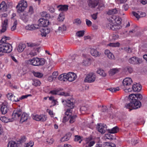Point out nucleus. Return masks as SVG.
Returning <instances> with one entry per match:
<instances>
[{
  "instance_id": "obj_1",
  "label": "nucleus",
  "mask_w": 147,
  "mask_h": 147,
  "mask_svg": "<svg viewBox=\"0 0 147 147\" xmlns=\"http://www.w3.org/2000/svg\"><path fill=\"white\" fill-rule=\"evenodd\" d=\"M109 21L110 22L114 24V25H112L110 24V29L113 30H117L118 29L117 27L118 26L116 25L120 24L121 22V19L115 16H111Z\"/></svg>"
},
{
  "instance_id": "obj_2",
  "label": "nucleus",
  "mask_w": 147,
  "mask_h": 147,
  "mask_svg": "<svg viewBox=\"0 0 147 147\" xmlns=\"http://www.w3.org/2000/svg\"><path fill=\"white\" fill-rule=\"evenodd\" d=\"M12 50V47L10 44L8 43L1 44L0 45V56L3 55V53H10Z\"/></svg>"
},
{
  "instance_id": "obj_3",
  "label": "nucleus",
  "mask_w": 147,
  "mask_h": 147,
  "mask_svg": "<svg viewBox=\"0 0 147 147\" xmlns=\"http://www.w3.org/2000/svg\"><path fill=\"white\" fill-rule=\"evenodd\" d=\"M29 61L31 64L35 66L43 65L46 61L43 58H39L37 57L34 58L32 59L29 60Z\"/></svg>"
},
{
  "instance_id": "obj_4",
  "label": "nucleus",
  "mask_w": 147,
  "mask_h": 147,
  "mask_svg": "<svg viewBox=\"0 0 147 147\" xmlns=\"http://www.w3.org/2000/svg\"><path fill=\"white\" fill-rule=\"evenodd\" d=\"M124 88H123L125 92H129L131 89L129 88V86L132 83V79L130 78H125L122 82Z\"/></svg>"
},
{
  "instance_id": "obj_5",
  "label": "nucleus",
  "mask_w": 147,
  "mask_h": 147,
  "mask_svg": "<svg viewBox=\"0 0 147 147\" xmlns=\"http://www.w3.org/2000/svg\"><path fill=\"white\" fill-rule=\"evenodd\" d=\"M27 7V3L26 1L22 0L19 2L16 7L17 11L18 13L22 12L24 11Z\"/></svg>"
},
{
  "instance_id": "obj_6",
  "label": "nucleus",
  "mask_w": 147,
  "mask_h": 147,
  "mask_svg": "<svg viewBox=\"0 0 147 147\" xmlns=\"http://www.w3.org/2000/svg\"><path fill=\"white\" fill-rule=\"evenodd\" d=\"M82 61L81 64L84 66H87L90 65L91 62V59L90 56L87 54H83L82 55Z\"/></svg>"
},
{
  "instance_id": "obj_7",
  "label": "nucleus",
  "mask_w": 147,
  "mask_h": 147,
  "mask_svg": "<svg viewBox=\"0 0 147 147\" xmlns=\"http://www.w3.org/2000/svg\"><path fill=\"white\" fill-rule=\"evenodd\" d=\"M32 119L36 121L41 122H45L47 119V116L43 114L40 115L38 114H34L32 115Z\"/></svg>"
},
{
  "instance_id": "obj_8",
  "label": "nucleus",
  "mask_w": 147,
  "mask_h": 147,
  "mask_svg": "<svg viewBox=\"0 0 147 147\" xmlns=\"http://www.w3.org/2000/svg\"><path fill=\"white\" fill-rule=\"evenodd\" d=\"M96 78L95 74L93 73H90L88 74L86 77L84 81L85 82L92 83L94 82Z\"/></svg>"
},
{
  "instance_id": "obj_9",
  "label": "nucleus",
  "mask_w": 147,
  "mask_h": 147,
  "mask_svg": "<svg viewBox=\"0 0 147 147\" xmlns=\"http://www.w3.org/2000/svg\"><path fill=\"white\" fill-rule=\"evenodd\" d=\"M39 28L40 26L46 27L49 25V21L47 19L43 18L40 19L38 21Z\"/></svg>"
},
{
  "instance_id": "obj_10",
  "label": "nucleus",
  "mask_w": 147,
  "mask_h": 147,
  "mask_svg": "<svg viewBox=\"0 0 147 147\" xmlns=\"http://www.w3.org/2000/svg\"><path fill=\"white\" fill-rule=\"evenodd\" d=\"M21 114L22 111L20 109H16L14 111L12 114V117L11 118L12 119L13 121L14 120H16L18 119Z\"/></svg>"
},
{
  "instance_id": "obj_11",
  "label": "nucleus",
  "mask_w": 147,
  "mask_h": 147,
  "mask_svg": "<svg viewBox=\"0 0 147 147\" xmlns=\"http://www.w3.org/2000/svg\"><path fill=\"white\" fill-rule=\"evenodd\" d=\"M8 21L7 19L6 18L2 22L1 28L0 30L1 33L4 32L7 29L8 27Z\"/></svg>"
},
{
  "instance_id": "obj_12",
  "label": "nucleus",
  "mask_w": 147,
  "mask_h": 147,
  "mask_svg": "<svg viewBox=\"0 0 147 147\" xmlns=\"http://www.w3.org/2000/svg\"><path fill=\"white\" fill-rule=\"evenodd\" d=\"M128 61L131 64H139L142 62V60L138 57H133L129 59Z\"/></svg>"
},
{
  "instance_id": "obj_13",
  "label": "nucleus",
  "mask_w": 147,
  "mask_h": 147,
  "mask_svg": "<svg viewBox=\"0 0 147 147\" xmlns=\"http://www.w3.org/2000/svg\"><path fill=\"white\" fill-rule=\"evenodd\" d=\"M87 3L88 6L91 8H94L99 4V1L98 0H88Z\"/></svg>"
},
{
  "instance_id": "obj_14",
  "label": "nucleus",
  "mask_w": 147,
  "mask_h": 147,
  "mask_svg": "<svg viewBox=\"0 0 147 147\" xmlns=\"http://www.w3.org/2000/svg\"><path fill=\"white\" fill-rule=\"evenodd\" d=\"M62 102L64 105L70 108L71 109L73 108L74 107V104L71 99L70 100L68 99L67 100L63 99Z\"/></svg>"
},
{
  "instance_id": "obj_15",
  "label": "nucleus",
  "mask_w": 147,
  "mask_h": 147,
  "mask_svg": "<svg viewBox=\"0 0 147 147\" xmlns=\"http://www.w3.org/2000/svg\"><path fill=\"white\" fill-rule=\"evenodd\" d=\"M67 81L72 82L74 80L77 78L76 75L73 72H69L66 74Z\"/></svg>"
},
{
  "instance_id": "obj_16",
  "label": "nucleus",
  "mask_w": 147,
  "mask_h": 147,
  "mask_svg": "<svg viewBox=\"0 0 147 147\" xmlns=\"http://www.w3.org/2000/svg\"><path fill=\"white\" fill-rule=\"evenodd\" d=\"M49 94H51L53 95H61L64 96H69V94L67 92H60L59 90H54L51 91L49 92Z\"/></svg>"
},
{
  "instance_id": "obj_17",
  "label": "nucleus",
  "mask_w": 147,
  "mask_h": 147,
  "mask_svg": "<svg viewBox=\"0 0 147 147\" xmlns=\"http://www.w3.org/2000/svg\"><path fill=\"white\" fill-rule=\"evenodd\" d=\"M97 128L98 131L101 134H104L107 129L106 125L104 124H98Z\"/></svg>"
},
{
  "instance_id": "obj_18",
  "label": "nucleus",
  "mask_w": 147,
  "mask_h": 147,
  "mask_svg": "<svg viewBox=\"0 0 147 147\" xmlns=\"http://www.w3.org/2000/svg\"><path fill=\"white\" fill-rule=\"evenodd\" d=\"M31 16L27 13L25 12L20 16V18L24 22H27L31 18Z\"/></svg>"
},
{
  "instance_id": "obj_19",
  "label": "nucleus",
  "mask_w": 147,
  "mask_h": 147,
  "mask_svg": "<svg viewBox=\"0 0 147 147\" xmlns=\"http://www.w3.org/2000/svg\"><path fill=\"white\" fill-rule=\"evenodd\" d=\"M38 28H39L38 25L36 24H28L25 27L26 29L29 30H32Z\"/></svg>"
},
{
  "instance_id": "obj_20",
  "label": "nucleus",
  "mask_w": 147,
  "mask_h": 147,
  "mask_svg": "<svg viewBox=\"0 0 147 147\" xmlns=\"http://www.w3.org/2000/svg\"><path fill=\"white\" fill-rule=\"evenodd\" d=\"M50 29L49 28L46 27H44L41 29L40 30L41 35L42 36L45 37L47 34L50 32Z\"/></svg>"
},
{
  "instance_id": "obj_21",
  "label": "nucleus",
  "mask_w": 147,
  "mask_h": 147,
  "mask_svg": "<svg viewBox=\"0 0 147 147\" xmlns=\"http://www.w3.org/2000/svg\"><path fill=\"white\" fill-rule=\"evenodd\" d=\"M132 89L134 92H139L141 90L142 86L139 84H134L133 85Z\"/></svg>"
},
{
  "instance_id": "obj_22",
  "label": "nucleus",
  "mask_w": 147,
  "mask_h": 147,
  "mask_svg": "<svg viewBox=\"0 0 147 147\" xmlns=\"http://www.w3.org/2000/svg\"><path fill=\"white\" fill-rule=\"evenodd\" d=\"M132 103L133 104V106L134 109H135L140 107L141 105V102L138 101L137 100H136L131 101Z\"/></svg>"
},
{
  "instance_id": "obj_23",
  "label": "nucleus",
  "mask_w": 147,
  "mask_h": 147,
  "mask_svg": "<svg viewBox=\"0 0 147 147\" xmlns=\"http://www.w3.org/2000/svg\"><path fill=\"white\" fill-rule=\"evenodd\" d=\"M29 117V115L26 113H23L22 114L21 117V119L20 120V122L21 123H23V122L26 121Z\"/></svg>"
},
{
  "instance_id": "obj_24",
  "label": "nucleus",
  "mask_w": 147,
  "mask_h": 147,
  "mask_svg": "<svg viewBox=\"0 0 147 147\" xmlns=\"http://www.w3.org/2000/svg\"><path fill=\"white\" fill-rule=\"evenodd\" d=\"M90 52L91 55L94 57H99L100 55V53L99 51L94 49H91Z\"/></svg>"
},
{
  "instance_id": "obj_25",
  "label": "nucleus",
  "mask_w": 147,
  "mask_h": 147,
  "mask_svg": "<svg viewBox=\"0 0 147 147\" xmlns=\"http://www.w3.org/2000/svg\"><path fill=\"white\" fill-rule=\"evenodd\" d=\"M7 5L5 1H3L0 4V12L6 11Z\"/></svg>"
},
{
  "instance_id": "obj_26",
  "label": "nucleus",
  "mask_w": 147,
  "mask_h": 147,
  "mask_svg": "<svg viewBox=\"0 0 147 147\" xmlns=\"http://www.w3.org/2000/svg\"><path fill=\"white\" fill-rule=\"evenodd\" d=\"M17 24V20H16L13 19L11 27L10 28V30L11 31H14L16 29Z\"/></svg>"
},
{
  "instance_id": "obj_27",
  "label": "nucleus",
  "mask_w": 147,
  "mask_h": 147,
  "mask_svg": "<svg viewBox=\"0 0 147 147\" xmlns=\"http://www.w3.org/2000/svg\"><path fill=\"white\" fill-rule=\"evenodd\" d=\"M0 120L2 122L5 123H7L13 121L12 119L9 118L8 117L5 116H2L0 117Z\"/></svg>"
},
{
  "instance_id": "obj_28",
  "label": "nucleus",
  "mask_w": 147,
  "mask_h": 147,
  "mask_svg": "<svg viewBox=\"0 0 147 147\" xmlns=\"http://www.w3.org/2000/svg\"><path fill=\"white\" fill-rule=\"evenodd\" d=\"M92 138L91 137H89L87 138L86 140V144H88V146L89 147L92 146L95 144L94 141H92Z\"/></svg>"
},
{
  "instance_id": "obj_29",
  "label": "nucleus",
  "mask_w": 147,
  "mask_h": 147,
  "mask_svg": "<svg viewBox=\"0 0 147 147\" xmlns=\"http://www.w3.org/2000/svg\"><path fill=\"white\" fill-rule=\"evenodd\" d=\"M58 10L59 11H67L68 9V6L67 5H59L57 6Z\"/></svg>"
},
{
  "instance_id": "obj_30",
  "label": "nucleus",
  "mask_w": 147,
  "mask_h": 147,
  "mask_svg": "<svg viewBox=\"0 0 147 147\" xmlns=\"http://www.w3.org/2000/svg\"><path fill=\"white\" fill-rule=\"evenodd\" d=\"M1 110L2 114H5L7 113L8 109L6 105L3 104L1 108Z\"/></svg>"
},
{
  "instance_id": "obj_31",
  "label": "nucleus",
  "mask_w": 147,
  "mask_h": 147,
  "mask_svg": "<svg viewBox=\"0 0 147 147\" xmlns=\"http://www.w3.org/2000/svg\"><path fill=\"white\" fill-rule=\"evenodd\" d=\"M119 68H114L111 69L109 73L110 75L113 76L115 74L118 72L120 71Z\"/></svg>"
},
{
  "instance_id": "obj_32",
  "label": "nucleus",
  "mask_w": 147,
  "mask_h": 147,
  "mask_svg": "<svg viewBox=\"0 0 147 147\" xmlns=\"http://www.w3.org/2000/svg\"><path fill=\"white\" fill-rule=\"evenodd\" d=\"M108 132L111 134H115L118 131V128L117 127H115L112 129H109L108 130Z\"/></svg>"
},
{
  "instance_id": "obj_33",
  "label": "nucleus",
  "mask_w": 147,
  "mask_h": 147,
  "mask_svg": "<svg viewBox=\"0 0 147 147\" xmlns=\"http://www.w3.org/2000/svg\"><path fill=\"white\" fill-rule=\"evenodd\" d=\"M58 79L64 81H67L66 74H63L60 75L58 78Z\"/></svg>"
},
{
  "instance_id": "obj_34",
  "label": "nucleus",
  "mask_w": 147,
  "mask_h": 147,
  "mask_svg": "<svg viewBox=\"0 0 147 147\" xmlns=\"http://www.w3.org/2000/svg\"><path fill=\"white\" fill-rule=\"evenodd\" d=\"M25 47V45L24 44H20L17 48V50L19 52H21L23 51Z\"/></svg>"
},
{
  "instance_id": "obj_35",
  "label": "nucleus",
  "mask_w": 147,
  "mask_h": 147,
  "mask_svg": "<svg viewBox=\"0 0 147 147\" xmlns=\"http://www.w3.org/2000/svg\"><path fill=\"white\" fill-rule=\"evenodd\" d=\"M71 137V135L69 134H67L65 135L62 138L61 141L62 142L67 141L69 140Z\"/></svg>"
},
{
  "instance_id": "obj_36",
  "label": "nucleus",
  "mask_w": 147,
  "mask_h": 147,
  "mask_svg": "<svg viewBox=\"0 0 147 147\" xmlns=\"http://www.w3.org/2000/svg\"><path fill=\"white\" fill-rule=\"evenodd\" d=\"M133 104L132 103V102L128 104H126L125 105V107L126 108L128 109L129 110V111L134 109L133 106Z\"/></svg>"
},
{
  "instance_id": "obj_37",
  "label": "nucleus",
  "mask_w": 147,
  "mask_h": 147,
  "mask_svg": "<svg viewBox=\"0 0 147 147\" xmlns=\"http://www.w3.org/2000/svg\"><path fill=\"white\" fill-rule=\"evenodd\" d=\"M66 26L64 25H63L62 26H59V27L58 30L56 31V32L60 33L63 31H65L66 30Z\"/></svg>"
},
{
  "instance_id": "obj_38",
  "label": "nucleus",
  "mask_w": 147,
  "mask_h": 147,
  "mask_svg": "<svg viewBox=\"0 0 147 147\" xmlns=\"http://www.w3.org/2000/svg\"><path fill=\"white\" fill-rule=\"evenodd\" d=\"M8 147H17V144L15 142L11 141L8 143Z\"/></svg>"
},
{
  "instance_id": "obj_39",
  "label": "nucleus",
  "mask_w": 147,
  "mask_h": 147,
  "mask_svg": "<svg viewBox=\"0 0 147 147\" xmlns=\"http://www.w3.org/2000/svg\"><path fill=\"white\" fill-rule=\"evenodd\" d=\"M118 9L117 10L116 8L109 10L108 14L109 15H113L117 13L118 12Z\"/></svg>"
},
{
  "instance_id": "obj_40",
  "label": "nucleus",
  "mask_w": 147,
  "mask_h": 147,
  "mask_svg": "<svg viewBox=\"0 0 147 147\" xmlns=\"http://www.w3.org/2000/svg\"><path fill=\"white\" fill-rule=\"evenodd\" d=\"M104 147H116L115 145L112 143L105 142L104 144Z\"/></svg>"
},
{
  "instance_id": "obj_41",
  "label": "nucleus",
  "mask_w": 147,
  "mask_h": 147,
  "mask_svg": "<svg viewBox=\"0 0 147 147\" xmlns=\"http://www.w3.org/2000/svg\"><path fill=\"white\" fill-rule=\"evenodd\" d=\"M32 72L35 76L38 78H41L43 76V74L42 73L39 72L33 71Z\"/></svg>"
},
{
  "instance_id": "obj_42",
  "label": "nucleus",
  "mask_w": 147,
  "mask_h": 147,
  "mask_svg": "<svg viewBox=\"0 0 147 147\" xmlns=\"http://www.w3.org/2000/svg\"><path fill=\"white\" fill-rule=\"evenodd\" d=\"M33 81L32 84L35 86H39L41 84L40 81L38 80H34Z\"/></svg>"
},
{
  "instance_id": "obj_43",
  "label": "nucleus",
  "mask_w": 147,
  "mask_h": 147,
  "mask_svg": "<svg viewBox=\"0 0 147 147\" xmlns=\"http://www.w3.org/2000/svg\"><path fill=\"white\" fill-rule=\"evenodd\" d=\"M97 73L103 77H105L106 76V74L103 70L98 69L97 70Z\"/></svg>"
},
{
  "instance_id": "obj_44",
  "label": "nucleus",
  "mask_w": 147,
  "mask_h": 147,
  "mask_svg": "<svg viewBox=\"0 0 147 147\" xmlns=\"http://www.w3.org/2000/svg\"><path fill=\"white\" fill-rule=\"evenodd\" d=\"M64 19V16L63 13H60L57 18V20L60 22H62Z\"/></svg>"
},
{
  "instance_id": "obj_45",
  "label": "nucleus",
  "mask_w": 147,
  "mask_h": 147,
  "mask_svg": "<svg viewBox=\"0 0 147 147\" xmlns=\"http://www.w3.org/2000/svg\"><path fill=\"white\" fill-rule=\"evenodd\" d=\"M119 45L120 44L119 43L117 42L114 43H110L108 45L112 47H119Z\"/></svg>"
},
{
  "instance_id": "obj_46",
  "label": "nucleus",
  "mask_w": 147,
  "mask_h": 147,
  "mask_svg": "<svg viewBox=\"0 0 147 147\" xmlns=\"http://www.w3.org/2000/svg\"><path fill=\"white\" fill-rule=\"evenodd\" d=\"M34 145V142L31 141L25 144V147H32Z\"/></svg>"
},
{
  "instance_id": "obj_47",
  "label": "nucleus",
  "mask_w": 147,
  "mask_h": 147,
  "mask_svg": "<svg viewBox=\"0 0 147 147\" xmlns=\"http://www.w3.org/2000/svg\"><path fill=\"white\" fill-rule=\"evenodd\" d=\"M88 110L87 107L85 106L82 107L80 108V111L82 114H84Z\"/></svg>"
},
{
  "instance_id": "obj_48",
  "label": "nucleus",
  "mask_w": 147,
  "mask_h": 147,
  "mask_svg": "<svg viewBox=\"0 0 147 147\" xmlns=\"http://www.w3.org/2000/svg\"><path fill=\"white\" fill-rule=\"evenodd\" d=\"M129 99H131L132 100V101L133 100H136L137 99L136 98V94H130L129 96Z\"/></svg>"
},
{
  "instance_id": "obj_49",
  "label": "nucleus",
  "mask_w": 147,
  "mask_h": 147,
  "mask_svg": "<svg viewBox=\"0 0 147 147\" xmlns=\"http://www.w3.org/2000/svg\"><path fill=\"white\" fill-rule=\"evenodd\" d=\"M84 30L79 31L77 32L76 35L79 37L83 36L84 34Z\"/></svg>"
},
{
  "instance_id": "obj_50",
  "label": "nucleus",
  "mask_w": 147,
  "mask_h": 147,
  "mask_svg": "<svg viewBox=\"0 0 147 147\" xmlns=\"http://www.w3.org/2000/svg\"><path fill=\"white\" fill-rule=\"evenodd\" d=\"M74 140L76 142H78L79 143H81L82 140L81 139V137L80 136L76 135L75 136Z\"/></svg>"
},
{
  "instance_id": "obj_51",
  "label": "nucleus",
  "mask_w": 147,
  "mask_h": 147,
  "mask_svg": "<svg viewBox=\"0 0 147 147\" xmlns=\"http://www.w3.org/2000/svg\"><path fill=\"white\" fill-rule=\"evenodd\" d=\"M33 8L32 6H30L29 7V9L28 12H26L28 14L31 16V15L33 14Z\"/></svg>"
},
{
  "instance_id": "obj_52",
  "label": "nucleus",
  "mask_w": 147,
  "mask_h": 147,
  "mask_svg": "<svg viewBox=\"0 0 147 147\" xmlns=\"http://www.w3.org/2000/svg\"><path fill=\"white\" fill-rule=\"evenodd\" d=\"M10 39V37H7L6 36H3L1 39V40L3 43H6V40H9Z\"/></svg>"
},
{
  "instance_id": "obj_53",
  "label": "nucleus",
  "mask_w": 147,
  "mask_h": 147,
  "mask_svg": "<svg viewBox=\"0 0 147 147\" xmlns=\"http://www.w3.org/2000/svg\"><path fill=\"white\" fill-rule=\"evenodd\" d=\"M125 70L126 71H128L130 73H131L133 71L132 68L130 66L126 67L125 68Z\"/></svg>"
},
{
  "instance_id": "obj_54",
  "label": "nucleus",
  "mask_w": 147,
  "mask_h": 147,
  "mask_svg": "<svg viewBox=\"0 0 147 147\" xmlns=\"http://www.w3.org/2000/svg\"><path fill=\"white\" fill-rule=\"evenodd\" d=\"M14 95L11 93H8L7 94V98L9 100H11L13 97Z\"/></svg>"
},
{
  "instance_id": "obj_55",
  "label": "nucleus",
  "mask_w": 147,
  "mask_h": 147,
  "mask_svg": "<svg viewBox=\"0 0 147 147\" xmlns=\"http://www.w3.org/2000/svg\"><path fill=\"white\" fill-rule=\"evenodd\" d=\"M81 23L80 20L79 18H77L74 20V23L77 25H80Z\"/></svg>"
},
{
  "instance_id": "obj_56",
  "label": "nucleus",
  "mask_w": 147,
  "mask_h": 147,
  "mask_svg": "<svg viewBox=\"0 0 147 147\" xmlns=\"http://www.w3.org/2000/svg\"><path fill=\"white\" fill-rule=\"evenodd\" d=\"M108 58L111 59H115L114 55L111 52L107 56Z\"/></svg>"
},
{
  "instance_id": "obj_57",
  "label": "nucleus",
  "mask_w": 147,
  "mask_h": 147,
  "mask_svg": "<svg viewBox=\"0 0 147 147\" xmlns=\"http://www.w3.org/2000/svg\"><path fill=\"white\" fill-rule=\"evenodd\" d=\"M76 115H74L71 117L69 120V122L70 123H73L75 121V119L76 118Z\"/></svg>"
},
{
  "instance_id": "obj_58",
  "label": "nucleus",
  "mask_w": 147,
  "mask_h": 147,
  "mask_svg": "<svg viewBox=\"0 0 147 147\" xmlns=\"http://www.w3.org/2000/svg\"><path fill=\"white\" fill-rule=\"evenodd\" d=\"M47 112L48 113L49 115L51 117H54L55 115L52 111L51 110L48 109Z\"/></svg>"
},
{
  "instance_id": "obj_59",
  "label": "nucleus",
  "mask_w": 147,
  "mask_h": 147,
  "mask_svg": "<svg viewBox=\"0 0 147 147\" xmlns=\"http://www.w3.org/2000/svg\"><path fill=\"white\" fill-rule=\"evenodd\" d=\"M98 8L100 9H102L104 8V4L103 2L99 3Z\"/></svg>"
},
{
  "instance_id": "obj_60",
  "label": "nucleus",
  "mask_w": 147,
  "mask_h": 147,
  "mask_svg": "<svg viewBox=\"0 0 147 147\" xmlns=\"http://www.w3.org/2000/svg\"><path fill=\"white\" fill-rule=\"evenodd\" d=\"M136 98L137 100L139 99V100H141L142 98V96L141 94H136Z\"/></svg>"
},
{
  "instance_id": "obj_61",
  "label": "nucleus",
  "mask_w": 147,
  "mask_h": 147,
  "mask_svg": "<svg viewBox=\"0 0 147 147\" xmlns=\"http://www.w3.org/2000/svg\"><path fill=\"white\" fill-rule=\"evenodd\" d=\"M58 75V72L57 71L54 72L52 74V77H53V78H54L55 79L56 78L57 76Z\"/></svg>"
},
{
  "instance_id": "obj_62",
  "label": "nucleus",
  "mask_w": 147,
  "mask_h": 147,
  "mask_svg": "<svg viewBox=\"0 0 147 147\" xmlns=\"http://www.w3.org/2000/svg\"><path fill=\"white\" fill-rule=\"evenodd\" d=\"M106 139H112V136L110 134H106L105 136Z\"/></svg>"
},
{
  "instance_id": "obj_63",
  "label": "nucleus",
  "mask_w": 147,
  "mask_h": 147,
  "mask_svg": "<svg viewBox=\"0 0 147 147\" xmlns=\"http://www.w3.org/2000/svg\"><path fill=\"white\" fill-rule=\"evenodd\" d=\"M47 142L49 144H51L54 142V140L53 138L48 139L47 140Z\"/></svg>"
},
{
  "instance_id": "obj_64",
  "label": "nucleus",
  "mask_w": 147,
  "mask_h": 147,
  "mask_svg": "<svg viewBox=\"0 0 147 147\" xmlns=\"http://www.w3.org/2000/svg\"><path fill=\"white\" fill-rule=\"evenodd\" d=\"M86 24L88 26H91L92 23L90 21L87 19H86Z\"/></svg>"
}]
</instances>
